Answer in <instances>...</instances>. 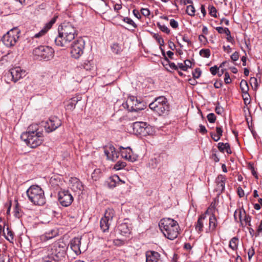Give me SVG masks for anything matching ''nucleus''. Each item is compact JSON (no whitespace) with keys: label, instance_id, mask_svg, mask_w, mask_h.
I'll list each match as a JSON object with an SVG mask.
<instances>
[{"label":"nucleus","instance_id":"nucleus-15","mask_svg":"<svg viewBox=\"0 0 262 262\" xmlns=\"http://www.w3.org/2000/svg\"><path fill=\"white\" fill-rule=\"evenodd\" d=\"M120 151L122 157L130 162H135L137 160V157L132 155L133 151L129 147L124 148L122 146L120 147Z\"/></svg>","mask_w":262,"mask_h":262},{"label":"nucleus","instance_id":"nucleus-50","mask_svg":"<svg viewBox=\"0 0 262 262\" xmlns=\"http://www.w3.org/2000/svg\"><path fill=\"white\" fill-rule=\"evenodd\" d=\"M152 128L149 125L146 123V125L145 126V132L144 137L152 134Z\"/></svg>","mask_w":262,"mask_h":262},{"label":"nucleus","instance_id":"nucleus-39","mask_svg":"<svg viewBox=\"0 0 262 262\" xmlns=\"http://www.w3.org/2000/svg\"><path fill=\"white\" fill-rule=\"evenodd\" d=\"M120 17L123 18V20L125 23L132 25L134 28H136L137 27V25L135 23V22L129 17H123L122 16L119 15Z\"/></svg>","mask_w":262,"mask_h":262},{"label":"nucleus","instance_id":"nucleus-46","mask_svg":"<svg viewBox=\"0 0 262 262\" xmlns=\"http://www.w3.org/2000/svg\"><path fill=\"white\" fill-rule=\"evenodd\" d=\"M208 10H209V13L211 16H212L214 17H217V16H216L217 11H216V8H215V7H214L212 5H209L208 7Z\"/></svg>","mask_w":262,"mask_h":262},{"label":"nucleus","instance_id":"nucleus-30","mask_svg":"<svg viewBox=\"0 0 262 262\" xmlns=\"http://www.w3.org/2000/svg\"><path fill=\"white\" fill-rule=\"evenodd\" d=\"M3 234L7 240L8 241L12 242L13 240V232L12 231L7 227L6 229V231L4 229L3 230Z\"/></svg>","mask_w":262,"mask_h":262},{"label":"nucleus","instance_id":"nucleus-16","mask_svg":"<svg viewBox=\"0 0 262 262\" xmlns=\"http://www.w3.org/2000/svg\"><path fill=\"white\" fill-rule=\"evenodd\" d=\"M158 252L148 251L146 253V262H162Z\"/></svg>","mask_w":262,"mask_h":262},{"label":"nucleus","instance_id":"nucleus-42","mask_svg":"<svg viewBox=\"0 0 262 262\" xmlns=\"http://www.w3.org/2000/svg\"><path fill=\"white\" fill-rule=\"evenodd\" d=\"M195 8L194 6L192 5H190L187 6L186 8V13L188 15L190 16H194L195 14Z\"/></svg>","mask_w":262,"mask_h":262},{"label":"nucleus","instance_id":"nucleus-14","mask_svg":"<svg viewBox=\"0 0 262 262\" xmlns=\"http://www.w3.org/2000/svg\"><path fill=\"white\" fill-rule=\"evenodd\" d=\"M105 155L107 160L116 161L119 157V152L116 151L114 146L112 145L105 146L103 147Z\"/></svg>","mask_w":262,"mask_h":262},{"label":"nucleus","instance_id":"nucleus-48","mask_svg":"<svg viewBox=\"0 0 262 262\" xmlns=\"http://www.w3.org/2000/svg\"><path fill=\"white\" fill-rule=\"evenodd\" d=\"M216 134L217 135H218L217 137H217V139L215 140V141L217 142L221 139V137L223 135V130L222 127L221 126H217L216 127Z\"/></svg>","mask_w":262,"mask_h":262},{"label":"nucleus","instance_id":"nucleus-10","mask_svg":"<svg viewBox=\"0 0 262 262\" xmlns=\"http://www.w3.org/2000/svg\"><path fill=\"white\" fill-rule=\"evenodd\" d=\"M84 46L85 42L82 38L74 41L71 45V56L75 59L79 58L83 53Z\"/></svg>","mask_w":262,"mask_h":262},{"label":"nucleus","instance_id":"nucleus-45","mask_svg":"<svg viewBox=\"0 0 262 262\" xmlns=\"http://www.w3.org/2000/svg\"><path fill=\"white\" fill-rule=\"evenodd\" d=\"M100 173L101 171L99 169H95L93 172L92 173V179L94 181H97L100 177Z\"/></svg>","mask_w":262,"mask_h":262},{"label":"nucleus","instance_id":"nucleus-53","mask_svg":"<svg viewBox=\"0 0 262 262\" xmlns=\"http://www.w3.org/2000/svg\"><path fill=\"white\" fill-rule=\"evenodd\" d=\"M47 32L48 31L46 30V29H45L43 28L38 33H36L34 35V38H39V37L45 35Z\"/></svg>","mask_w":262,"mask_h":262},{"label":"nucleus","instance_id":"nucleus-32","mask_svg":"<svg viewBox=\"0 0 262 262\" xmlns=\"http://www.w3.org/2000/svg\"><path fill=\"white\" fill-rule=\"evenodd\" d=\"M46 253L47 254L42 258V262H59L61 261L50 255L47 252Z\"/></svg>","mask_w":262,"mask_h":262},{"label":"nucleus","instance_id":"nucleus-2","mask_svg":"<svg viewBox=\"0 0 262 262\" xmlns=\"http://www.w3.org/2000/svg\"><path fill=\"white\" fill-rule=\"evenodd\" d=\"M159 226L164 236L170 240L175 239L179 234V225L173 219L164 218L160 220Z\"/></svg>","mask_w":262,"mask_h":262},{"label":"nucleus","instance_id":"nucleus-9","mask_svg":"<svg viewBox=\"0 0 262 262\" xmlns=\"http://www.w3.org/2000/svg\"><path fill=\"white\" fill-rule=\"evenodd\" d=\"M33 53L35 55L40 58V59L48 61L53 57L54 50L50 47L40 46L36 48Z\"/></svg>","mask_w":262,"mask_h":262},{"label":"nucleus","instance_id":"nucleus-1","mask_svg":"<svg viewBox=\"0 0 262 262\" xmlns=\"http://www.w3.org/2000/svg\"><path fill=\"white\" fill-rule=\"evenodd\" d=\"M58 35L54 39L56 46L68 47L77 35L76 28L70 23H63L58 29Z\"/></svg>","mask_w":262,"mask_h":262},{"label":"nucleus","instance_id":"nucleus-26","mask_svg":"<svg viewBox=\"0 0 262 262\" xmlns=\"http://www.w3.org/2000/svg\"><path fill=\"white\" fill-rule=\"evenodd\" d=\"M57 232L55 230H51L49 232H46L41 236V239L46 241L50 239L57 235Z\"/></svg>","mask_w":262,"mask_h":262},{"label":"nucleus","instance_id":"nucleus-29","mask_svg":"<svg viewBox=\"0 0 262 262\" xmlns=\"http://www.w3.org/2000/svg\"><path fill=\"white\" fill-rule=\"evenodd\" d=\"M244 215V221L245 223L249 222L251 220V217L249 215H247L246 213V211L243 208H241L239 210V219L241 222L242 221V216Z\"/></svg>","mask_w":262,"mask_h":262},{"label":"nucleus","instance_id":"nucleus-25","mask_svg":"<svg viewBox=\"0 0 262 262\" xmlns=\"http://www.w3.org/2000/svg\"><path fill=\"white\" fill-rule=\"evenodd\" d=\"M206 218L205 215L202 214L200 215L198 220L197 222L196 223L195 228V230L198 231V233H200L203 231V228L204 227V224L203 222V220H204Z\"/></svg>","mask_w":262,"mask_h":262},{"label":"nucleus","instance_id":"nucleus-52","mask_svg":"<svg viewBox=\"0 0 262 262\" xmlns=\"http://www.w3.org/2000/svg\"><path fill=\"white\" fill-rule=\"evenodd\" d=\"M255 254V250L253 247H251L248 251V260L250 261L252 256Z\"/></svg>","mask_w":262,"mask_h":262},{"label":"nucleus","instance_id":"nucleus-57","mask_svg":"<svg viewBox=\"0 0 262 262\" xmlns=\"http://www.w3.org/2000/svg\"><path fill=\"white\" fill-rule=\"evenodd\" d=\"M158 162L159 160L157 158L151 159L149 164L151 165L152 168H155L157 167Z\"/></svg>","mask_w":262,"mask_h":262},{"label":"nucleus","instance_id":"nucleus-47","mask_svg":"<svg viewBox=\"0 0 262 262\" xmlns=\"http://www.w3.org/2000/svg\"><path fill=\"white\" fill-rule=\"evenodd\" d=\"M201 70L200 68H196L194 71L193 72H192V75H193V77L194 78V79H198L199 78L201 75Z\"/></svg>","mask_w":262,"mask_h":262},{"label":"nucleus","instance_id":"nucleus-12","mask_svg":"<svg viewBox=\"0 0 262 262\" xmlns=\"http://www.w3.org/2000/svg\"><path fill=\"white\" fill-rule=\"evenodd\" d=\"M27 74L26 71L19 67H16L11 69L8 73V76L11 77V80L16 82L20 79L23 78Z\"/></svg>","mask_w":262,"mask_h":262},{"label":"nucleus","instance_id":"nucleus-24","mask_svg":"<svg viewBox=\"0 0 262 262\" xmlns=\"http://www.w3.org/2000/svg\"><path fill=\"white\" fill-rule=\"evenodd\" d=\"M217 225V220L214 214H212L209 217V230L210 232L215 231Z\"/></svg>","mask_w":262,"mask_h":262},{"label":"nucleus","instance_id":"nucleus-34","mask_svg":"<svg viewBox=\"0 0 262 262\" xmlns=\"http://www.w3.org/2000/svg\"><path fill=\"white\" fill-rule=\"evenodd\" d=\"M114 215V211L113 209H108L106 210L104 214V218L108 219V221L111 222Z\"/></svg>","mask_w":262,"mask_h":262},{"label":"nucleus","instance_id":"nucleus-11","mask_svg":"<svg viewBox=\"0 0 262 262\" xmlns=\"http://www.w3.org/2000/svg\"><path fill=\"white\" fill-rule=\"evenodd\" d=\"M58 199L63 207L70 206L73 201V197L68 190H61L58 192Z\"/></svg>","mask_w":262,"mask_h":262},{"label":"nucleus","instance_id":"nucleus-6","mask_svg":"<svg viewBox=\"0 0 262 262\" xmlns=\"http://www.w3.org/2000/svg\"><path fill=\"white\" fill-rule=\"evenodd\" d=\"M20 138L28 146L31 148H35L40 145L43 141L42 132H38L33 135L22 134Z\"/></svg>","mask_w":262,"mask_h":262},{"label":"nucleus","instance_id":"nucleus-64","mask_svg":"<svg viewBox=\"0 0 262 262\" xmlns=\"http://www.w3.org/2000/svg\"><path fill=\"white\" fill-rule=\"evenodd\" d=\"M215 111L216 114L221 115L223 112V108L222 106L218 105L215 107Z\"/></svg>","mask_w":262,"mask_h":262},{"label":"nucleus","instance_id":"nucleus-27","mask_svg":"<svg viewBox=\"0 0 262 262\" xmlns=\"http://www.w3.org/2000/svg\"><path fill=\"white\" fill-rule=\"evenodd\" d=\"M146 125V122H136L133 123V128L136 134H138L141 130V128H143L144 126Z\"/></svg>","mask_w":262,"mask_h":262},{"label":"nucleus","instance_id":"nucleus-43","mask_svg":"<svg viewBox=\"0 0 262 262\" xmlns=\"http://www.w3.org/2000/svg\"><path fill=\"white\" fill-rule=\"evenodd\" d=\"M157 26L161 31L167 34H169L170 33V30L167 28L166 26L164 25H161L160 23H158Z\"/></svg>","mask_w":262,"mask_h":262},{"label":"nucleus","instance_id":"nucleus-62","mask_svg":"<svg viewBox=\"0 0 262 262\" xmlns=\"http://www.w3.org/2000/svg\"><path fill=\"white\" fill-rule=\"evenodd\" d=\"M224 81L226 84H229L231 82V78L230 77V75L228 72H226L225 73Z\"/></svg>","mask_w":262,"mask_h":262},{"label":"nucleus","instance_id":"nucleus-61","mask_svg":"<svg viewBox=\"0 0 262 262\" xmlns=\"http://www.w3.org/2000/svg\"><path fill=\"white\" fill-rule=\"evenodd\" d=\"M141 13L144 16H148L150 15V11L147 8H142Z\"/></svg>","mask_w":262,"mask_h":262},{"label":"nucleus","instance_id":"nucleus-31","mask_svg":"<svg viewBox=\"0 0 262 262\" xmlns=\"http://www.w3.org/2000/svg\"><path fill=\"white\" fill-rule=\"evenodd\" d=\"M164 60V61L163 62V65L164 67H166V66H168L172 70L178 71V67L176 66L174 62L170 61V60L167 57H165Z\"/></svg>","mask_w":262,"mask_h":262},{"label":"nucleus","instance_id":"nucleus-36","mask_svg":"<svg viewBox=\"0 0 262 262\" xmlns=\"http://www.w3.org/2000/svg\"><path fill=\"white\" fill-rule=\"evenodd\" d=\"M14 216L16 217L19 218L21 216V210L17 201H16V204L14 208Z\"/></svg>","mask_w":262,"mask_h":262},{"label":"nucleus","instance_id":"nucleus-18","mask_svg":"<svg viewBox=\"0 0 262 262\" xmlns=\"http://www.w3.org/2000/svg\"><path fill=\"white\" fill-rule=\"evenodd\" d=\"M81 237H76L73 238L70 242V247L76 255L81 254L80 250Z\"/></svg>","mask_w":262,"mask_h":262},{"label":"nucleus","instance_id":"nucleus-59","mask_svg":"<svg viewBox=\"0 0 262 262\" xmlns=\"http://www.w3.org/2000/svg\"><path fill=\"white\" fill-rule=\"evenodd\" d=\"M224 151L225 150L228 154H231L232 153V151L231 150L230 145L228 143H225V146L224 147Z\"/></svg>","mask_w":262,"mask_h":262},{"label":"nucleus","instance_id":"nucleus-5","mask_svg":"<svg viewBox=\"0 0 262 262\" xmlns=\"http://www.w3.org/2000/svg\"><path fill=\"white\" fill-rule=\"evenodd\" d=\"M67 248L65 243L55 242L47 248V252L54 257L61 260L66 254Z\"/></svg>","mask_w":262,"mask_h":262},{"label":"nucleus","instance_id":"nucleus-41","mask_svg":"<svg viewBox=\"0 0 262 262\" xmlns=\"http://www.w3.org/2000/svg\"><path fill=\"white\" fill-rule=\"evenodd\" d=\"M126 166V164L124 162L121 161H118L114 165V168L117 170H120Z\"/></svg>","mask_w":262,"mask_h":262},{"label":"nucleus","instance_id":"nucleus-19","mask_svg":"<svg viewBox=\"0 0 262 262\" xmlns=\"http://www.w3.org/2000/svg\"><path fill=\"white\" fill-rule=\"evenodd\" d=\"M127 219L124 220V222L120 224L118 226V229L120 232V233L122 235H125L126 234H129L132 229L131 224L128 223L127 221Z\"/></svg>","mask_w":262,"mask_h":262},{"label":"nucleus","instance_id":"nucleus-33","mask_svg":"<svg viewBox=\"0 0 262 262\" xmlns=\"http://www.w3.org/2000/svg\"><path fill=\"white\" fill-rule=\"evenodd\" d=\"M240 88L243 93L248 92L249 86L247 82L245 80H242L240 83Z\"/></svg>","mask_w":262,"mask_h":262},{"label":"nucleus","instance_id":"nucleus-7","mask_svg":"<svg viewBox=\"0 0 262 262\" xmlns=\"http://www.w3.org/2000/svg\"><path fill=\"white\" fill-rule=\"evenodd\" d=\"M122 105L130 112H138L143 110L146 107V103L137 99L136 97L129 96L126 102L123 103Z\"/></svg>","mask_w":262,"mask_h":262},{"label":"nucleus","instance_id":"nucleus-44","mask_svg":"<svg viewBox=\"0 0 262 262\" xmlns=\"http://www.w3.org/2000/svg\"><path fill=\"white\" fill-rule=\"evenodd\" d=\"M200 55L204 57L209 58L210 56V51L208 49H203L200 51Z\"/></svg>","mask_w":262,"mask_h":262},{"label":"nucleus","instance_id":"nucleus-3","mask_svg":"<svg viewBox=\"0 0 262 262\" xmlns=\"http://www.w3.org/2000/svg\"><path fill=\"white\" fill-rule=\"evenodd\" d=\"M26 193L29 200L35 205L43 206L46 203L44 191L38 185L31 186Z\"/></svg>","mask_w":262,"mask_h":262},{"label":"nucleus","instance_id":"nucleus-40","mask_svg":"<svg viewBox=\"0 0 262 262\" xmlns=\"http://www.w3.org/2000/svg\"><path fill=\"white\" fill-rule=\"evenodd\" d=\"M152 36L156 40L160 46H163L164 45V41L163 38L158 34L153 33Z\"/></svg>","mask_w":262,"mask_h":262},{"label":"nucleus","instance_id":"nucleus-54","mask_svg":"<svg viewBox=\"0 0 262 262\" xmlns=\"http://www.w3.org/2000/svg\"><path fill=\"white\" fill-rule=\"evenodd\" d=\"M259 235H262V221H260V224L258 226L256 232L255 234V237H257Z\"/></svg>","mask_w":262,"mask_h":262},{"label":"nucleus","instance_id":"nucleus-21","mask_svg":"<svg viewBox=\"0 0 262 262\" xmlns=\"http://www.w3.org/2000/svg\"><path fill=\"white\" fill-rule=\"evenodd\" d=\"M80 67L85 69L86 71H92L95 70L96 66L93 60H87L84 61Z\"/></svg>","mask_w":262,"mask_h":262},{"label":"nucleus","instance_id":"nucleus-28","mask_svg":"<svg viewBox=\"0 0 262 262\" xmlns=\"http://www.w3.org/2000/svg\"><path fill=\"white\" fill-rule=\"evenodd\" d=\"M239 239L236 236H234L232 237L229 243V247L232 250L235 251L237 249L238 245Z\"/></svg>","mask_w":262,"mask_h":262},{"label":"nucleus","instance_id":"nucleus-60","mask_svg":"<svg viewBox=\"0 0 262 262\" xmlns=\"http://www.w3.org/2000/svg\"><path fill=\"white\" fill-rule=\"evenodd\" d=\"M170 25L172 28L176 29L178 27V23L174 19H171L170 20Z\"/></svg>","mask_w":262,"mask_h":262},{"label":"nucleus","instance_id":"nucleus-35","mask_svg":"<svg viewBox=\"0 0 262 262\" xmlns=\"http://www.w3.org/2000/svg\"><path fill=\"white\" fill-rule=\"evenodd\" d=\"M57 16H54L48 23H47L45 27H43L46 30L48 31L49 29H50L53 24H54L56 21V19L57 18Z\"/></svg>","mask_w":262,"mask_h":262},{"label":"nucleus","instance_id":"nucleus-23","mask_svg":"<svg viewBox=\"0 0 262 262\" xmlns=\"http://www.w3.org/2000/svg\"><path fill=\"white\" fill-rule=\"evenodd\" d=\"M111 222L108 221V219H106V218H101L100 221V226L103 232H108Z\"/></svg>","mask_w":262,"mask_h":262},{"label":"nucleus","instance_id":"nucleus-17","mask_svg":"<svg viewBox=\"0 0 262 262\" xmlns=\"http://www.w3.org/2000/svg\"><path fill=\"white\" fill-rule=\"evenodd\" d=\"M226 178L225 176L219 174L215 179V182L216 185V191L222 193L225 189Z\"/></svg>","mask_w":262,"mask_h":262},{"label":"nucleus","instance_id":"nucleus-55","mask_svg":"<svg viewBox=\"0 0 262 262\" xmlns=\"http://www.w3.org/2000/svg\"><path fill=\"white\" fill-rule=\"evenodd\" d=\"M243 94H244V95H243V99H244L245 103V104L249 103L250 102V98H249L250 95H249L248 92L244 93Z\"/></svg>","mask_w":262,"mask_h":262},{"label":"nucleus","instance_id":"nucleus-8","mask_svg":"<svg viewBox=\"0 0 262 262\" xmlns=\"http://www.w3.org/2000/svg\"><path fill=\"white\" fill-rule=\"evenodd\" d=\"M19 33L17 29H12L3 36L2 41L7 47L14 46L19 37Z\"/></svg>","mask_w":262,"mask_h":262},{"label":"nucleus","instance_id":"nucleus-58","mask_svg":"<svg viewBox=\"0 0 262 262\" xmlns=\"http://www.w3.org/2000/svg\"><path fill=\"white\" fill-rule=\"evenodd\" d=\"M219 70V68L217 66H214L210 68V71L213 75H216Z\"/></svg>","mask_w":262,"mask_h":262},{"label":"nucleus","instance_id":"nucleus-51","mask_svg":"<svg viewBox=\"0 0 262 262\" xmlns=\"http://www.w3.org/2000/svg\"><path fill=\"white\" fill-rule=\"evenodd\" d=\"M77 101L78 100H75V98H73L71 100V102L67 105L68 108L70 110H74Z\"/></svg>","mask_w":262,"mask_h":262},{"label":"nucleus","instance_id":"nucleus-22","mask_svg":"<svg viewBox=\"0 0 262 262\" xmlns=\"http://www.w3.org/2000/svg\"><path fill=\"white\" fill-rule=\"evenodd\" d=\"M38 132H42L43 134L42 130H39V126L37 124H33L28 126L27 130L26 132H24L23 134H26L28 135H33L35 134Z\"/></svg>","mask_w":262,"mask_h":262},{"label":"nucleus","instance_id":"nucleus-4","mask_svg":"<svg viewBox=\"0 0 262 262\" xmlns=\"http://www.w3.org/2000/svg\"><path fill=\"white\" fill-rule=\"evenodd\" d=\"M149 107L159 116L167 114L169 111V105L167 99L163 96L155 98L154 101L149 104Z\"/></svg>","mask_w":262,"mask_h":262},{"label":"nucleus","instance_id":"nucleus-56","mask_svg":"<svg viewBox=\"0 0 262 262\" xmlns=\"http://www.w3.org/2000/svg\"><path fill=\"white\" fill-rule=\"evenodd\" d=\"M239 56V53L236 51L231 55L230 57L233 61H236L238 59Z\"/></svg>","mask_w":262,"mask_h":262},{"label":"nucleus","instance_id":"nucleus-20","mask_svg":"<svg viewBox=\"0 0 262 262\" xmlns=\"http://www.w3.org/2000/svg\"><path fill=\"white\" fill-rule=\"evenodd\" d=\"M120 179L119 177L116 174H114L110 177L107 182L108 187L110 188H113L115 187L117 184H120Z\"/></svg>","mask_w":262,"mask_h":262},{"label":"nucleus","instance_id":"nucleus-13","mask_svg":"<svg viewBox=\"0 0 262 262\" xmlns=\"http://www.w3.org/2000/svg\"><path fill=\"white\" fill-rule=\"evenodd\" d=\"M61 125V121L58 117H51L46 123L45 125V130L47 133H50L55 130Z\"/></svg>","mask_w":262,"mask_h":262},{"label":"nucleus","instance_id":"nucleus-63","mask_svg":"<svg viewBox=\"0 0 262 262\" xmlns=\"http://www.w3.org/2000/svg\"><path fill=\"white\" fill-rule=\"evenodd\" d=\"M199 127H200V128H199V132L200 133H201L202 134H203V135H204L206 133H207V130L206 127H205V126H204L202 124H200L199 125Z\"/></svg>","mask_w":262,"mask_h":262},{"label":"nucleus","instance_id":"nucleus-37","mask_svg":"<svg viewBox=\"0 0 262 262\" xmlns=\"http://www.w3.org/2000/svg\"><path fill=\"white\" fill-rule=\"evenodd\" d=\"M75 182H74L73 185H72V189L74 191H76L77 190H81L83 188L81 182H80L78 180L75 179L74 180Z\"/></svg>","mask_w":262,"mask_h":262},{"label":"nucleus","instance_id":"nucleus-49","mask_svg":"<svg viewBox=\"0 0 262 262\" xmlns=\"http://www.w3.org/2000/svg\"><path fill=\"white\" fill-rule=\"evenodd\" d=\"M207 118L210 123H214L215 122L216 118L214 114L211 113L208 114Z\"/></svg>","mask_w":262,"mask_h":262},{"label":"nucleus","instance_id":"nucleus-38","mask_svg":"<svg viewBox=\"0 0 262 262\" xmlns=\"http://www.w3.org/2000/svg\"><path fill=\"white\" fill-rule=\"evenodd\" d=\"M111 49L113 53L118 54L122 51L121 46L118 43H114L111 46Z\"/></svg>","mask_w":262,"mask_h":262}]
</instances>
